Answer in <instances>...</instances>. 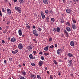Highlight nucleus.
<instances>
[{
  "label": "nucleus",
  "mask_w": 79,
  "mask_h": 79,
  "mask_svg": "<svg viewBox=\"0 0 79 79\" xmlns=\"http://www.w3.org/2000/svg\"><path fill=\"white\" fill-rule=\"evenodd\" d=\"M15 9L16 10L18 11L19 13H21V9L20 7L16 6L15 7Z\"/></svg>",
  "instance_id": "f257e3e1"
},
{
  "label": "nucleus",
  "mask_w": 79,
  "mask_h": 79,
  "mask_svg": "<svg viewBox=\"0 0 79 79\" xmlns=\"http://www.w3.org/2000/svg\"><path fill=\"white\" fill-rule=\"evenodd\" d=\"M54 32H56V31L57 32H59L60 31V28L57 27V28H53Z\"/></svg>",
  "instance_id": "f03ea898"
},
{
  "label": "nucleus",
  "mask_w": 79,
  "mask_h": 79,
  "mask_svg": "<svg viewBox=\"0 0 79 79\" xmlns=\"http://www.w3.org/2000/svg\"><path fill=\"white\" fill-rule=\"evenodd\" d=\"M37 32V31L36 30H34L33 31V34L35 35L36 37H38V34Z\"/></svg>",
  "instance_id": "7ed1b4c3"
},
{
  "label": "nucleus",
  "mask_w": 79,
  "mask_h": 79,
  "mask_svg": "<svg viewBox=\"0 0 79 79\" xmlns=\"http://www.w3.org/2000/svg\"><path fill=\"white\" fill-rule=\"evenodd\" d=\"M41 15L42 16V19H45V15H44V12H43V11H41Z\"/></svg>",
  "instance_id": "20e7f679"
},
{
  "label": "nucleus",
  "mask_w": 79,
  "mask_h": 79,
  "mask_svg": "<svg viewBox=\"0 0 79 79\" xmlns=\"http://www.w3.org/2000/svg\"><path fill=\"white\" fill-rule=\"evenodd\" d=\"M18 47L20 50H22L23 46V44H19L18 45Z\"/></svg>",
  "instance_id": "39448f33"
},
{
  "label": "nucleus",
  "mask_w": 79,
  "mask_h": 79,
  "mask_svg": "<svg viewBox=\"0 0 79 79\" xmlns=\"http://www.w3.org/2000/svg\"><path fill=\"white\" fill-rule=\"evenodd\" d=\"M7 13L8 15H11V10L10 9H7L6 10Z\"/></svg>",
  "instance_id": "423d86ee"
},
{
  "label": "nucleus",
  "mask_w": 79,
  "mask_h": 79,
  "mask_svg": "<svg viewBox=\"0 0 79 79\" xmlns=\"http://www.w3.org/2000/svg\"><path fill=\"white\" fill-rule=\"evenodd\" d=\"M69 66H71V67H73V61L72 60H70L69 62Z\"/></svg>",
  "instance_id": "0eeeda50"
},
{
  "label": "nucleus",
  "mask_w": 79,
  "mask_h": 79,
  "mask_svg": "<svg viewBox=\"0 0 79 79\" xmlns=\"http://www.w3.org/2000/svg\"><path fill=\"white\" fill-rule=\"evenodd\" d=\"M30 77L31 78H33V79H35L36 78V75L34 74H31Z\"/></svg>",
  "instance_id": "6e6552de"
},
{
  "label": "nucleus",
  "mask_w": 79,
  "mask_h": 79,
  "mask_svg": "<svg viewBox=\"0 0 79 79\" xmlns=\"http://www.w3.org/2000/svg\"><path fill=\"white\" fill-rule=\"evenodd\" d=\"M33 46H32L30 45L27 47V49L29 51H31L32 49Z\"/></svg>",
  "instance_id": "1a4fd4ad"
},
{
  "label": "nucleus",
  "mask_w": 79,
  "mask_h": 79,
  "mask_svg": "<svg viewBox=\"0 0 79 79\" xmlns=\"http://www.w3.org/2000/svg\"><path fill=\"white\" fill-rule=\"evenodd\" d=\"M16 40V39L15 37L12 38L10 40V41L11 42H14Z\"/></svg>",
  "instance_id": "9d476101"
},
{
  "label": "nucleus",
  "mask_w": 79,
  "mask_h": 79,
  "mask_svg": "<svg viewBox=\"0 0 79 79\" xmlns=\"http://www.w3.org/2000/svg\"><path fill=\"white\" fill-rule=\"evenodd\" d=\"M72 27L73 29L75 30L76 29V24L75 23H72Z\"/></svg>",
  "instance_id": "9b49d317"
},
{
  "label": "nucleus",
  "mask_w": 79,
  "mask_h": 79,
  "mask_svg": "<svg viewBox=\"0 0 79 79\" xmlns=\"http://www.w3.org/2000/svg\"><path fill=\"white\" fill-rule=\"evenodd\" d=\"M64 33L65 34L66 37H69V33H68V32L66 30H64Z\"/></svg>",
  "instance_id": "f8f14e48"
},
{
  "label": "nucleus",
  "mask_w": 79,
  "mask_h": 79,
  "mask_svg": "<svg viewBox=\"0 0 79 79\" xmlns=\"http://www.w3.org/2000/svg\"><path fill=\"white\" fill-rule=\"evenodd\" d=\"M48 0H44L43 3L45 5H47V4H48Z\"/></svg>",
  "instance_id": "ddd939ff"
},
{
  "label": "nucleus",
  "mask_w": 79,
  "mask_h": 79,
  "mask_svg": "<svg viewBox=\"0 0 79 79\" xmlns=\"http://www.w3.org/2000/svg\"><path fill=\"white\" fill-rule=\"evenodd\" d=\"M61 49H60L59 50L57 51V53L58 55H61Z\"/></svg>",
  "instance_id": "4468645a"
},
{
  "label": "nucleus",
  "mask_w": 79,
  "mask_h": 79,
  "mask_svg": "<svg viewBox=\"0 0 79 79\" xmlns=\"http://www.w3.org/2000/svg\"><path fill=\"white\" fill-rule=\"evenodd\" d=\"M70 44L72 47H74V42L73 41H72L70 42Z\"/></svg>",
  "instance_id": "2eb2a0df"
},
{
  "label": "nucleus",
  "mask_w": 79,
  "mask_h": 79,
  "mask_svg": "<svg viewBox=\"0 0 79 79\" xmlns=\"http://www.w3.org/2000/svg\"><path fill=\"white\" fill-rule=\"evenodd\" d=\"M43 63H44V62L40 60V61H39L38 64L39 66H42V64Z\"/></svg>",
  "instance_id": "dca6fc26"
},
{
  "label": "nucleus",
  "mask_w": 79,
  "mask_h": 79,
  "mask_svg": "<svg viewBox=\"0 0 79 79\" xmlns=\"http://www.w3.org/2000/svg\"><path fill=\"white\" fill-rule=\"evenodd\" d=\"M18 32H19V35L20 36H21V35H22V31L21 30V29L19 30L18 31Z\"/></svg>",
  "instance_id": "f3484780"
},
{
  "label": "nucleus",
  "mask_w": 79,
  "mask_h": 79,
  "mask_svg": "<svg viewBox=\"0 0 79 79\" xmlns=\"http://www.w3.org/2000/svg\"><path fill=\"white\" fill-rule=\"evenodd\" d=\"M66 13L69 14L71 13V10H70V9L69 8H67L66 10Z\"/></svg>",
  "instance_id": "a211bd4d"
},
{
  "label": "nucleus",
  "mask_w": 79,
  "mask_h": 79,
  "mask_svg": "<svg viewBox=\"0 0 79 79\" xmlns=\"http://www.w3.org/2000/svg\"><path fill=\"white\" fill-rule=\"evenodd\" d=\"M26 29H29L31 28V27L29 26L28 24H27L26 25Z\"/></svg>",
  "instance_id": "6ab92c4d"
},
{
  "label": "nucleus",
  "mask_w": 79,
  "mask_h": 79,
  "mask_svg": "<svg viewBox=\"0 0 79 79\" xmlns=\"http://www.w3.org/2000/svg\"><path fill=\"white\" fill-rule=\"evenodd\" d=\"M66 30L68 32H70L71 31V28L68 27H66Z\"/></svg>",
  "instance_id": "aec40b11"
},
{
  "label": "nucleus",
  "mask_w": 79,
  "mask_h": 79,
  "mask_svg": "<svg viewBox=\"0 0 79 79\" xmlns=\"http://www.w3.org/2000/svg\"><path fill=\"white\" fill-rule=\"evenodd\" d=\"M44 50L47 51L48 50V46H47L46 47L44 48Z\"/></svg>",
  "instance_id": "412c9836"
},
{
  "label": "nucleus",
  "mask_w": 79,
  "mask_h": 79,
  "mask_svg": "<svg viewBox=\"0 0 79 79\" xmlns=\"http://www.w3.org/2000/svg\"><path fill=\"white\" fill-rule=\"evenodd\" d=\"M68 56H69V57H73V55L70 53H69L68 54Z\"/></svg>",
  "instance_id": "4be33fe9"
},
{
  "label": "nucleus",
  "mask_w": 79,
  "mask_h": 79,
  "mask_svg": "<svg viewBox=\"0 0 79 79\" xmlns=\"http://www.w3.org/2000/svg\"><path fill=\"white\" fill-rule=\"evenodd\" d=\"M21 73L22 74H23L24 76H26V73L24 71H22Z\"/></svg>",
  "instance_id": "5701e85b"
},
{
  "label": "nucleus",
  "mask_w": 79,
  "mask_h": 79,
  "mask_svg": "<svg viewBox=\"0 0 79 79\" xmlns=\"http://www.w3.org/2000/svg\"><path fill=\"white\" fill-rule=\"evenodd\" d=\"M19 2L20 4H23L24 3V0H19Z\"/></svg>",
  "instance_id": "b1692460"
},
{
  "label": "nucleus",
  "mask_w": 79,
  "mask_h": 79,
  "mask_svg": "<svg viewBox=\"0 0 79 79\" xmlns=\"http://www.w3.org/2000/svg\"><path fill=\"white\" fill-rule=\"evenodd\" d=\"M29 57L30 58V59H31V60H32V58L33 57V56L32 54H30L29 55Z\"/></svg>",
  "instance_id": "393cba45"
},
{
  "label": "nucleus",
  "mask_w": 79,
  "mask_h": 79,
  "mask_svg": "<svg viewBox=\"0 0 79 79\" xmlns=\"http://www.w3.org/2000/svg\"><path fill=\"white\" fill-rule=\"evenodd\" d=\"M45 12L46 15H48V13L49 12V11L47 10H45Z\"/></svg>",
  "instance_id": "a878e982"
},
{
  "label": "nucleus",
  "mask_w": 79,
  "mask_h": 79,
  "mask_svg": "<svg viewBox=\"0 0 79 79\" xmlns=\"http://www.w3.org/2000/svg\"><path fill=\"white\" fill-rule=\"evenodd\" d=\"M33 53L34 55L35 56L37 54V52H36L35 50L33 51Z\"/></svg>",
  "instance_id": "bb28decb"
},
{
  "label": "nucleus",
  "mask_w": 79,
  "mask_h": 79,
  "mask_svg": "<svg viewBox=\"0 0 79 79\" xmlns=\"http://www.w3.org/2000/svg\"><path fill=\"white\" fill-rule=\"evenodd\" d=\"M51 20L52 22H55V19L54 18H52L51 19Z\"/></svg>",
  "instance_id": "cd10ccee"
},
{
  "label": "nucleus",
  "mask_w": 79,
  "mask_h": 79,
  "mask_svg": "<svg viewBox=\"0 0 79 79\" xmlns=\"http://www.w3.org/2000/svg\"><path fill=\"white\" fill-rule=\"evenodd\" d=\"M66 25H67V26H70V23H69V22H67L66 23Z\"/></svg>",
  "instance_id": "c85d7f7f"
},
{
  "label": "nucleus",
  "mask_w": 79,
  "mask_h": 79,
  "mask_svg": "<svg viewBox=\"0 0 79 79\" xmlns=\"http://www.w3.org/2000/svg\"><path fill=\"white\" fill-rule=\"evenodd\" d=\"M54 47V46L53 45H52L49 47V48H51L52 49H53Z\"/></svg>",
  "instance_id": "c756f323"
},
{
  "label": "nucleus",
  "mask_w": 79,
  "mask_h": 79,
  "mask_svg": "<svg viewBox=\"0 0 79 79\" xmlns=\"http://www.w3.org/2000/svg\"><path fill=\"white\" fill-rule=\"evenodd\" d=\"M37 78L39 79H42V78L40 77V75H38L37 76Z\"/></svg>",
  "instance_id": "7c9ffc66"
},
{
  "label": "nucleus",
  "mask_w": 79,
  "mask_h": 79,
  "mask_svg": "<svg viewBox=\"0 0 79 79\" xmlns=\"http://www.w3.org/2000/svg\"><path fill=\"white\" fill-rule=\"evenodd\" d=\"M52 40H53V39L51 37L49 38V42H52Z\"/></svg>",
  "instance_id": "2f4dec72"
},
{
  "label": "nucleus",
  "mask_w": 79,
  "mask_h": 79,
  "mask_svg": "<svg viewBox=\"0 0 79 79\" xmlns=\"http://www.w3.org/2000/svg\"><path fill=\"white\" fill-rule=\"evenodd\" d=\"M38 31L41 32V31H42V29L40 27H38Z\"/></svg>",
  "instance_id": "473e14b6"
},
{
  "label": "nucleus",
  "mask_w": 79,
  "mask_h": 79,
  "mask_svg": "<svg viewBox=\"0 0 79 79\" xmlns=\"http://www.w3.org/2000/svg\"><path fill=\"white\" fill-rule=\"evenodd\" d=\"M50 79H53V75H50Z\"/></svg>",
  "instance_id": "72a5a7b5"
},
{
  "label": "nucleus",
  "mask_w": 79,
  "mask_h": 79,
  "mask_svg": "<svg viewBox=\"0 0 79 79\" xmlns=\"http://www.w3.org/2000/svg\"><path fill=\"white\" fill-rule=\"evenodd\" d=\"M41 58L42 60H44V56H42L41 57Z\"/></svg>",
  "instance_id": "f704fd0d"
},
{
  "label": "nucleus",
  "mask_w": 79,
  "mask_h": 79,
  "mask_svg": "<svg viewBox=\"0 0 79 79\" xmlns=\"http://www.w3.org/2000/svg\"><path fill=\"white\" fill-rule=\"evenodd\" d=\"M9 61H11L13 60V58H12L10 57L9 58Z\"/></svg>",
  "instance_id": "c9c22d12"
},
{
  "label": "nucleus",
  "mask_w": 79,
  "mask_h": 79,
  "mask_svg": "<svg viewBox=\"0 0 79 79\" xmlns=\"http://www.w3.org/2000/svg\"><path fill=\"white\" fill-rule=\"evenodd\" d=\"M44 55L45 56H47V55H49V53H44Z\"/></svg>",
  "instance_id": "e433bc0d"
},
{
  "label": "nucleus",
  "mask_w": 79,
  "mask_h": 79,
  "mask_svg": "<svg viewBox=\"0 0 79 79\" xmlns=\"http://www.w3.org/2000/svg\"><path fill=\"white\" fill-rule=\"evenodd\" d=\"M31 65L32 66H35V64L34 63H32L31 64Z\"/></svg>",
  "instance_id": "4c0bfd02"
},
{
  "label": "nucleus",
  "mask_w": 79,
  "mask_h": 79,
  "mask_svg": "<svg viewBox=\"0 0 79 79\" xmlns=\"http://www.w3.org/2000/svg\"><path fill=\"white\" fill-rule=\"evenodd\" d=\"M6 29H8L10 28V27H9V26H6Z\"/></svg>",
  "instance_id": "58836bf2"
},
{
  "label": "nucleus",
  "mask_w": 79,
  "mask_h": 79,
  "mask_svg": "<svg viewBox=\"0 0 79 79\" xmlns=\"http://www.w3.org/2000/svg\"><path fill=\"white\" fill-rule=\"evenodd\" d=\"M34 42H35V43L36 44L37 43V41L36 40H35V39H34L33 40Z\"/></svg>",
  "instance_id": "ea45409f"
},
{
  "label": "nucleus",
  "mask_w": 79,
  "mask_h": 79,
  "mask_svg": "<svg viewBox=\"0 0 79 79\" xmlns=\"http://www.w3.org/2000/svg\"><path fill=\"white\" fill-rule=\"evenodd\" d=\"M15 53L16 54V53H18V50H16L15 51Z\"/></svg>",
  "instance_id": "a19ab883"
},
{
  "label": "nucleus",
  "mask_w": 79,
  "mask_h": 79,
  "mask_svg": "<svg viewBox=\"0 0 79 79\" xmlns=\"http://www.w3.org/2000/svg\"><path fill=\"white\" fill-rule=\"evenodd\" d=\"M49 17L48 16H47L46 18V20H49Z\"/></svg>",
  "instance_id": "79ce46f5"
},
{
  "label": "nucleus",
  "mask_w": 79,
  "mask_h": 79,
  "mask_svg": "<svg viewBox=\"0 0 79 79\" xmlns=\"http://www.w3.org/2000/svg\"><path fill=\"white\" fill-rule=\"evenodd\" d=\"M54 64H57V62H56V60H54Z\"/></svg>",
  "instance_id": "37998d69"
},
{
  "label": "nucleus",
  "mask_w": 79,
  "mask_h": 79,
  "mask_svg": "<svg viewBox=\"0 0 79 79\" xmlns=\"http://www.w3.org/2000/svg\"><path fill=\"white\" fill-rule=\"evenodd\" d=\"M42 53H43L42 52V51H40L39 53V54H40V55H42Z\"/></svg>",
  "instance_id": "c03bdc74"
},
{
  "label": "nucleus",
  "mask_w": 79,
  "mask_h": 79,
  "mask_svg": "<svg viewBox=\"0 0 79 79\" xmlns=\"http://www.w3.org/2000/svg\"><path fill=\"white\" fill-rule=\"evenodd\" d=\"M49 13H51V14H52V13H53V11H52V10H50Z\"/></svg>",
  "instance_id": "a18cd8bd"
},
{
  "label": "nucleus",
  "mask_w": 79,
  "mask_h": 79,
  "mask_svg": "<svg viewBox=\"0 0 79 79\" xmlns=\"http://www.w3.org/2000/svg\"><path fill=\"white\" fill-rule=\"evenodd\" d=\"M10 22L8 21L7 22L6 24L7 25H9V24H10Z\"/></svg>",
  "instance_id": "49530a36"
},
{
  "label": "nucleus",
  "mask_w": 79,
  "mask_h": 79,
  "mask_svg": "<svg viewBox=\"0 0 79 79\" xmlns=\"http://www.w3.org/2000/svg\"><path fill=\"white\" fill-rule=\"evenodd\" d=\"M73 23H76V20H73Z\"/></svg>",
  "instance_id": "de8ad7c7"
},
{
  "label": "nucleus",
  "mask_w": 79,
  "mask_h": 79,
  "mask_svg": "<svg viewBox=\"0 0 79 79\" xmlns=\"http://www.w3.org/2000/svg\"><path fill=\"white\" fill-rule=\"evenodd\" d=\"M6 30H4L3 33H6Z\"/></svg>",
  "instance_id": "09e8293b"
},
{
  "label": "nucleus",
  "mask_w": 79,
  "mask_h": 79,
  "mask_svg": "<svg viewBox=\"0 0 79 79\" xmlns=\"http://www.w3.org/2000/svg\"><path fill=\"white\" fill-rule=\"evenodd\" d=\"M2 12H5V9H4V8H2Z\"/></svg>",
  "instance_id": "8fccbe9b"
},
{
  "label": "nucleus",
  "mask_w": 79,
  "mask_h": 79,
  "mask_svg": "<svg viewBox=\"0 0 79 79\" xmlns=\"http://www.w3.org/2000/svg\"><path fill=\"white\" fill-rule=\"evenodd\" d=\"M0 15L1 16H2V12L0 11Z\"/></svg>",
  "instance_id": "3c124183"
},
{
  "label": "nucleus",
  "mask_w": 79,
  "mask_h": 79,
  "mask_svg": "<svg viewBox=\"0 0 79 79\" xmlns=\"http://www.w3.org/2000/svg\"><path fill=\"white\" fill-rule=\"evenodd\" d=\"M2 44H5V41L4 40H2Z\"/></svg>",
  "instance_id": "603ef678"
},
{
  "label": "nucleus",
  "mask_w": 79,
  "mask_h": 79,
  "mask_svg": "<svg viewBox=\"0 0 79 79\" xmlns=\"http://www.w3.org/2000/svg\"><path fill=\"white\" fill-rule=\"evenodd\" d=\"M58 75H59V76H61V73L60 72H59L58 74Z\"/></svg>",
  "instance_id": "864d4df0"
},
{
  "label": "nucleus",
  "mask_w": 79,
  "mask_h": 79,
  "mask_svg": "<svg viewBox=\"0 0 79 79\" xmlns=\"http://www.w3.org/2000/svg\"><path fill=\"white\" fill-rule=\"evenodd\" d=\"M57 44H55V47H56H56H57Z\"/></svg>",
  "instance_id": "5fc2aeb1"
},
{
  "label": "nucleus",
  "mask_w": 79,
  "mask_h": 79,
  "mask_svg": "<svg viewBox=\"0 0 79 79\" xmlns=\"http://www.w3.org/2000/svg\"><path fill=\"white\" fill-rule=\"evenodd\" d=\"M4 63L5 64H6V60H4Z\"/></svg>",
  "instance_id": "6e6d98bb"
},
{
  "label": "nucleus",
  "mask_w": 79,
  "mask_h": 79,
  "mask_svg": "<svg viewBox=\"0 0 79 79\" xmlns=\"http://www.w3.org/2000/svg\"><path fill=\"white\" fill-rule=\"evenodd\" d=\"M12 52L13 54H16L15 51H12Z\"/></svg>",
  "instance_id": "4d7b16f0"
},
{
  "label": "nucleus",
  "mask_w": 79,
  "mask_h": 79,
  "mask_svg": "<svg viewBox=\"0 0 79 79\" xmlns=\"http://www.w3.org/2000/svg\"><path fill=\"white\" fill-rule=\"evenodd\" d=\"M33 29H35V26H33Z\"/></svg>",
  "instance_id": "13d9d810"
},
{
  "label": "nucleus",
  "mask_w": 79,
  "mask_h": 79,
  "mask_svg": "<svg viewBox=\"0 0 79 79\" xmlns=\"http://www.w3.org/2000/svg\"><path fill=\"white\" fill-rule=\"evenodd\" d=\"M4 1L5 2H8V0H4Z\"/></svg>",
  "instance_id": "bf43d9fd"
},
{
  "label": "nucleus",
  "mask_w": 79,
  "mask_h": 79,
  "mask_svg": "<svg viewBox=\"0 0 79 79\" xmlns=\"http://www.w3.org/2000/svg\"><path fill=\"white\" fill-rule=\"evenodd\" d=\"M70 76H72V77H73V76H74V75H73V74H71Z\"/></svg>",
  "instance_id": "052dcab7"
},
{
  "label": "nucleus",
  "mask_w": 79,
  "mask_h": 79,
  "mask_svg": "<svg viewBox=\"0 0 79 79\" xmlns=\"http://www.w3.org/2000/svg\"><path fill=\"white\" fill-rule=\"evenodd\" d=\"M45 69L46 70H47V69L48 68L47 67H45Z\"/></svg>",
  "instance_id": "680f3d73"
},
{
  "label": "nucleus",
  "mask_w": 79,
  "mask_h": 79,
  "mask_svg": "<svg viewBox=\"0 0 79 79\" xmlns=\"http://www.w3.org/2000/svg\"><path fill=\"white\" fill-rule=\"evenodd\" d=\"M47 74H50V73H49V71H47Z\"/></svg>",
  "instance_id": "e2e57ef3"
},
{
  "label": "nucleus",
  "mask_w": 79,
  "mask_h": 79,
  "mask_svg": "<svg viewBox=\"0 0 79 79\" xmlns=\"http://www.w3.org/2000/svg\"><path fill=\"white\" fill-rule=\"evenodd\" d=\"M35 56H34V57H33V58H32V60L33 59H35Z\"/></svg>",
  "instance_id": "0e129e2a"
},
{
  "label": "nucleus",
  "mask_w": 79,
  "mask_h": 79,
  "mask_svg": "<svg viewBox=\"0 0 79 79\" xmlns=\"http://www.w3.org/2000/svg\"><path fill=\"white\" fill-rule=\"evenodd\" d=\"M14 2H17V0H14Z\"/></svg>",
  "instance_id": "69168bd1"
},
{
  "label": "nucleus",
  "mask_w": 79,
  "mask_h": 79,
  "mask_svg": "<svg viewBox=\"0 0 79 79\" xmlns=\"http://www.w3.org/2000/svg\"><path fill=\"white\" fill-rule=\"evenodd\" d=\"M7 39L8 40H10V37H8Z\"/></svg>",
  "instance_id": "338daca9"
},
{
  "label": "nucleus",
  "mask_w": 79,
  "mask_h": 79,
  "mask_svg": "<svg viewBox=\"0 0 79 79\" xmlns=\"http://www.w3.org/2000/svg\"><path fill=\"white\" fill-rule=\"evenodd\" d=\"M9 6H11V4L10 3H9Z\"/></svg>",
  "instance_id": "774afa93"
}]
</instances>
